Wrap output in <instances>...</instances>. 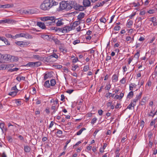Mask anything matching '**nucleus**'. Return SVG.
Here are the masks:
<instances>
[{
    "instance_id": "obj_1",
    "label": "nucleus",
    "mask_w": 157,
    "mask_h": 157,
    "mask_svg": "<svg viewBox=\"0 0 157 157\" xmlns=\"http://www.w3.org/2000/svg\"><path fill=\"white\" fill-rule=\"evenodd\" d=\"M58 4V2L53 0H45L40 6V8L44 11L48 10L52 6Z\"/></svg>"
},
{
    "instance_id": "obj_2",
    "label": "nucleus",
    "mask_w": 157,
    "mask_h": 157,
    "mask_svg": "<svg viewBox=\"0 0 157 157\" xmlns=\"http://www.w3.org/2000/svg\"><path fill=\"white\" fill-rule=\"evenodd\" d=\"M54 19V16H47L41 17L40 20L42 21H44L45 25L48 26L54 25L53 22Z\"/></svg>"
},
{
    "instance_id": "obj_3",
    "label": "nucleus",
    "mask_w": 157,
    "mask_h": 157,
    "mask_svg": "<svg viewBox=\"0 0 157 157\" xmlns=\"http://www.w3.org/2000/svg\"><path fill=\"white\" fill-rule=\"evenodd\" d=\"M2 61H0V63H2L3 62H10V55L5 54L2 55Z\"/></svg>"
},
{
    "instance_id": "obj_4",
    "label": "nucleus",
    "mask_w": 157,
    "mask_h": 157,
    "mask_svg": "<svg viewBox=\"0 0 157 157\" xmlns=\"http://www.w3.org/2000/svg\"><path fill=\"white\" fill-rule=\"evenodd\" d=\"M63 21V20L61 18H56L55 17L53 22H54V24H56L57 26H59L64 24Z\"/></svg>"
},
{
    "instance_id": "obj_5",
    "label": "nucleus",
    "mask_w": 157,
    "mask_h": 157,
    "mask_svg": "<svg viewBox=\"0 0 157 157\" xmlns=\"http://www.w3.org/2000/svg\"><path fill=\"white\" fill-rule=\"evenodd\" d=\"M15 43L21 47H26L30 44L29 41H17Z\"/></svg>"
},
{
    "instance_id": "obj_6",
    "label": "nucleus",
    "mask_w": 157,
    "mask_h": 157,
    "mask_svg": "<svg viewBox=\"0 0 157 157\" xmlns=\"http://www.w3.org/2000/svg\"><path fill=\"white\" fill-rule=\"evenodd\" d=\"M54 58H55L56 59L58 58V56L55 53H54L48 56L46 59V61L47 62H51L52 61V59Z\"/></svg>"
},
{
    "instance_id": "obj_7",
    "label": "nucleus",
    "mask_w": 157,
    "mask_h": 157,
    "mask_svg": "<svg viewBox=\"0 0 157 157\" xmlns=\"http://www.w3.org/2000/svg\"><path fill=\"white\" fill-rule=\"evenodd\" d=\"M73 29V27L66 25L63 27V33H66Z\"/></svg>"
},
{
    "instance_id": "obj_8",
    "label": "nucleus",
    "mask_w": 157,
    "mask_h": 157,
    "mask_svg": "<svg viewBox=\"0 0 157 157\" xmlns=\"http://www.w3.org/2000/svg\"><path fill=\"white\" fill-rule=\"evenodd\" d=\"M51 30H54L55 32H58L63 33V28H58L56 27H52L50 28Z\"/></svg>"
},
{
    "instance_id": "obj_9",
    "label": "nucleus",
    "mask_w": 157,
    "mask_h": 157,
    "mask_svg": "<svg viewBox=\"0 0 157 157\" xmlns=\"http://www.w3.org/2000/svg\"><path fill=\"white\" fill-rule=\"evenodd\" d=\"M82 3L85 8L91 6V2L90 0H83Z\"/></svg>"
},
{
    "instance_id": "obj_10",
    "label": "nucleus",
    "mask_w": 157,
    "mask_h": 157,
    "mask_svg": "<svg viewBox=\"0 0 157 157\" xmlns=\"http://www.w3.org/2000/svg\"><path fill=\"white\" fill-rule=\"evenodd\" d=\"M69 2L72 8H74L75 9L77 4L76 2L75 1H69Z\"/></svg>"
},
{
    "instance_id": "obj_11",
    "label": "nucleus",
    "mask_w": 157,
    "mask_h": 157,
    "mask_svg": "<svg viewBox=\"0 0 157 157\" xmlns=\"http://www.w3.org/2000/svg\"><path fill=\"white\" fill-rule=\"evenodd\" d=\"M66 2L62 1L60 3L59 7L62 10H64L66 9Z\"/></svg>"
},
{
    "instance_id": "obj_12",
    "label": "nucleus",
    "mask_w": 157,
    "mask_h": 157,
    "mask_svg": "<svg viewBox=\"0 0 157 157\" xmlns=\"http://www.w3.org/2000/svg\"><path fill=\"white\" fill-rule=\"evenodd\" d=\"M86 9L84 6H81L80 5L77 4V5L76 6L75 10H78L79 11H82Z\"/></svg>"
},
{
    "instance_id": "obj_13",
    "label": "nucleus",
    "mask_w": 157,
    "mask_h": 157,
    "mask_svg": "<svg viewBox=\"0 0 157 157\" xmlns=\"http://www.w3.org/2000/svg\"><path fill=\"white\" fill-rule=\"evenodd\" d=\"M37 25L38 26L42 28V29H45L46 27L45 22L42 23L41 22H37Z\"/></svg>"
},
{
    "instance_id": "obj_14",
    "label": "nucleus",
    "mask_w": 157,
    "mask_h": 157,
    "mask_svg": "<svg viewBox=\"0 0 157 157\" xmlns=\"http://www.w3.org/2000/svg\"><path fill=\"white\" fill-rule=\"evenodd\" d=\"M126 40L127 41H129V43H132L134 40V36H133L132 37L130 36H127Z\"/></svg>"
},
{
    "instance_id": "obj_15",
    "label": "nucleus",
    "mask_w": 157,
    "mask_h": 157,
    "mask_svg": "<svg viewBox=\"0 0 157 157\" xmlns=\"http://www.w3.org/2000/svg\"><path fill=\"white\" fill-rule=\"evenodd\" d=\"M9 65L6 64H2L0 65V70L8 69L9 67Z\"/></svg>"
},
{
    "instance_id": "obj_16",
    "label": "nucleus",
    "mask_w": 157,
    "mask_h": 157,
    "mask_svg": "<svg viewBox=\"0 0 157 157\" xmlns=\"http://www.w3.org/2000/svg\"><path fill=\"white\" fill-rule=\"evenodd\" d=\"M10 62H16L18 61V59L17 56H11L10 57Z\"/></svg>"
},
{
    "instance_id": "obj_17",
    "label": "nucleus",
    "mask_w": 157,
    "mask_h": 157,
    "mask_svg": "<svg viewBox=\"0 0 157 157\" xmlns=\"http://www.w3.org/2000/svg\"><path fill=\"white\" fill-rule=\"evenodd\" d=\"M112 80L113 82H117L118 80V77L116 74H114L113 76Z\"/></svg>"
},
{
    "instance_id": "obj_18",
    "label": "nucleus",
    "mask_w": 157,
    "mask_h": 157,
    "mask_svg": "<svg viewBox=\"0 0 157 157\" xmlns=\"http://www.w3.org/2000/svg\"><path fill=\"white\" fill-rule=\"evenodd\" d=\"M49 36L50 35H49L44 34L41 35V37L44 40L49 41Z\"/></svg>"
},
{
    "instance_id": "obj_19",
    "label": "nucleus",
    "mask_w": 157,
    "mask_h": 157,
    "mask_svg": "<svg viewBox=\"0 0 157 157\" xmlns=\"http://www.w3.org/2000/svg\"><path fill=\"white\" fill-rule=\"evenodd\" d=\"M5 125L4 123H0V128L1 129L2 132H4V131H6V129L4 127Z\"/></svg>"
},
{
    "instance_id": "obj_20",
    "label": "nucleus",
    "mask_w": 157,
    "mask_h": 157,
    "mask_svg": "<svg viewBox=\"0 0 157 157\" xmlns=\"http://www.w3.org/2000/svg\"><path fill=\"white\" fill-rule=\"evenodd\" d=\"M135 105H133V103H132V101L129 105L127 106L126 109H129L131 110L134 109V106Z\"/></svg>"
},
{
    "instance_id": "obj_21",
    "label": "nucleus",
    "mask_w": 157,
    "mask_h": 157,
    "mask_svg": "<svg viewBox=\"0 0 157 157\" xmlns=\"http://www.w3.org/2000/svg\"><path fill=\"white\" fill-rule=\"evenodd\" d=\"M26 39H32L33 37L32 35H30L28 33H24V37Z\"/></svg>"
},
{
    "instance_id": "obj_22",
    "label": "nucleus",
    "mask_w": 157,
    "mask_h": 157,
    "mask_svg": "<svg viewBox=\"0 0 157 157\" xmlns=\"http://www.w3.org/2000/svg\"><path fill=\"white\" fill-rule=\"evenodd\" d=\"M85 14L83 13H81L78 16V19L81 20L82 18L84 17Z\"/></svg>"
},
{
    "instance_id": "obj_23",
    "label": "nucleus",
    "mask_w": 157,
    "mask_h": 157,
    "mask_svg": "<svg viewBox=\"0 0 157 157\" xmlns=\"http://www.w3.org/2000/svg\"><path fill=\"white\" fill-rule=\"evenodd\" d=\"M59 49L62 52H67V50L65 48H64L63 45V44H61L59 47Z\"/></svg>"
},
{
    "instance_id": "obj_24",
    "label": "nucleus",
    "mask_w": 157,
    "mask_h": 157,
    "mask_svg": "<svg viewBox=\"0 0 157 157\" xmlns=\"http://www.w3.org/2000/svg\"><path fill=\"white\" fill-rule=\"evenodd\" d=\"M25 67H33L34 66V62H29L26 65H25Z\"/></svg>"
},
{
    "instance_id": "obj_25",
    "label": "nucleus",
    "mask_w": 157,
    "mask_h": 157,
    "mask_svg": "<svg viewBox=\"0 0 157 157\" xmlns=\"http://www.w3.org/2000/svg\"><path fill=\"white\" fill-rule=\"evenodd\" d=\"M24 149L25 151L26 152H29L31 150V148L28 146H25Z\"/></svg>"
},
{
    "instance_id": "obj_26",
    "label": "nucleus",
    "mask_w": 157,
    "mask_h": 157,
    "mask_svg": "<svg viewBox=\"0 0 157 157\" xmlns=\"http://www.w3.org/2000/svg\"><path fill=\"white\" fill-rule=\"evenodd\" d=\"M66 4L67 5L66 6V9L67 10H71L72 8L71 6V5L69 4L70 3L69 2V1H66Z\"/></svg>"
},
{
    "instance_id": "obj_27",
    "label": "nucleus",
    "mask_w": 157,
    "mask_h": 157,
    "mask_svg": "<svg viewBox=\"0 0 157 157\" xmlns=\"http://www.w3.org/2000/svg\"><path fill=\"white\" fill-rule=\"evenodd\" d=\"M50 84L49 81L47 80L45 81L44 84V86L47 88H49L50 87Z\"/></svg>"
},
{
    "instance_id": "obj_28",
    "label": "nucleus",
    "mask_w": 157,
    "mask_h": 157,
    "mask_svg": "<svg viewBox=\"0 0 157 157\" xmlns=\"http://www.w3.org/2000/svg\"><path fill=\"white\" fill-rule=\"evenodd\" d=\"M32 58L36 59L39 60H41L42 59V58L39 55H34L33 56Z\"/></svg>"
},
{
    "instance_id": "obj_29",
    "label": "nucleus",
    "mask_w": 157,
    "mask_h": 157,
    "mask_svg": "<svg viewBox=\"0 0 157 157\" xmlns=\"http://www.w3.org/2000/svg\"><path fill=\"white\" fill-rule=\"evenodd\" d=\"M101 5V4L100 2H98L97 3H96V4L93 6V9H97L99 7L102 6Z\"/></svg>"
},
{
    "instance_id": "obj_30",
    "label": "nucleus",
    "mask_w": 157,
    "mask_h": 157,
    "mask_svg": "<svg viewBox=\"0 0 157 157\" xmlns=\"http://www.w3.org/2000/svg\"><path fill=\"white\" fill-rule=\"evenodd\" d=\"M6 23L8 24H10L13 23L14 22V20L9 19H5Z\"/></svg>"
},
{
    "instance_id": "obj_31",
    "label": "nucleus",
    "mask_w": 157,
    "mask_h": 157,
    "mask_svg": "<svg viewBox=\"0 0 157 157\" xmlns=\"http://www.w3.org/2000/svg\"><path fill=\"white\" fill-rule=\"evenodd\" d=\"M6 36L7 38H12L13 39H16V37L15 36H13L10 34H6Z\"/></svg>"
},
{
    "instance_id": "obj_32",
    "label": "nucleus",
    "mask_w": 157,
    "mask_h": 157,
    "mask_svg": "<svg viewBox=\"0 0 157 157\" xmlns=\"http://www.w3.org/2000/svg\"><path fill=\"white\" fill-rule=\"evenodd\" d=\"M3 40H2V41H3L7 45H10V44L9 42L8 41V40L6 39L4 37H3Z\"/></svg>"
},
{
    "instance_id": "obj_33",
    "label": "nucleus",
    "mask_w": 157,
    "mask_h": 157,
    "mask_svg": "<svg viewBox=\"0 0 157 157\" xmlns=\"http://www.w3.org/2000/svg\"><path fill=\"white\" fill-rule=\"evenodd\" d=\"M41 62L40 61L34 62V67H38L41 65Z\"/></svg>"
},
{
    "instance_id": "obj_34",
    "label": "nucleus",
    "mask_w": 157,
    "mask_h": 157,
    "mask_svg": "<svg viewBox=\"0 0 157 157\" xmlns=\"http://www.w3.org/2000/svg\"><path fill=\"white\" fill-rule=\"evenodd\" d=\"M56 84V81L55 79H52L50 80V85L51 86H54Z\"/></svg>"
},
{
    "instance_id": "obj_35",
    "label": "nucleus",
    "mask_w": 157,
    "mask_h": 157,
    "mask_svg": "<svg viewBox=\"0 0 157 157\" xmlns=\"http://www.w3.org/2000/svg\"><path fill=\"white\" fill-rule=\"evenodd\" d=\"M134 95L133 92L132 91H131L129 92L128 94L127 95V98H132Z\"/></svg>"
},
{
    "instance_id": "obj_36",
    "label": "nucleus",
    "mask_w": 157,
    "mask_h": 157,
    "mask_svg": "<svg viewBox=\"0 0 157 157\" xmlns=\"http://www.w3.org/2000/svg\"><path fill=\"white\" fill-rule=\"evenodd\" d=\"M17 91H13L12 92H11L9 93V95H11L13 97L16 95L17 93Z\"/></svg>"
},
{
    "instance_id": "obj_37",
    "label": "nucleus",
    "mask_w": 157,
    "mask_h": 157,
    "mask_svg": "<svg viewBox=\"0 0 157 157\" xmlns=\"http://www.w3.org/2000/svg\"><path fill=\"white\" fill-rule=\"evenodd\" d=\"M142 25V22H138V21L135 24V25L136 27V28H138L141 26Z\"/></svg>"
},
{
    "instance_id": "obj_38",
    "label": "nucleus",
    "mask_w": 157,
    "mask_h": 157,
    "mask_svg": "<svg viewBox=\"0 0 157 157\" xmlns=\"http://www.w3.org/2000/svg\"><path fill=\"white\" fill-rule=\"evenodd\" d=\"M133 23V21L132 20H128L127 21V24L129 26L128 28H130V26L132 25Z\"/></svg>"
},
{
    "instance_id": "obj_39",
    "label": "nucleus",
    "mask_w": 157,
    "mask_h": 157,
    "mask_svg": "<svg viewBox=\"0 0 157 157\" xmlns=\"http://www.w3.org/2000/svg\"><path fill=\"white\" fill-rule=\"evenodd\" d=\"M24 33H21L20 34H16L15 36L16 37V39L18 37H24Z\"/></svg>"
},
{
    "instance_id": "obj_40",
    "label": "nucleus",
    "mask_w": 157,
    "mask_h": 157,
    "mask_svg": "<svg viewBox=\"0 0 157 157\" xmlns=\"http://www.w3.org/2000/svg\"><path fill=\"white\" fill-rule=\"evenodd\" d=\"M86 130V128H81L80 130H79L78 131L76 135H80L82 132V131L84 130Z\"/></svg>"
},
{
    "instance_id": "obj_41",
    "label": "nucleus",
    "mask_w": 157,
    "mask_h": 157,
    "mask_svg": "<svg viewBox=\"0 0 157 157\" xmlns=\"http://www.w3.org/2000/svg\"><path fill=\"white\" fill-rule=\"evenodd\" d=\"M136 85L134 83L131 84L129 85V89L130 90H132L133 88L135 87L136 86Z\"/></svg>"
},
{
    "instance_id": "obj_42",
    "label": "nucleus",
    "mask_w": 157,
    "mask_h": 157,
    "mask_svg": "<svg viewBox=\"0 0 157 157\" xmlns=\"http://www.w3.org/2000/svg\"><path fill=\"white\" fill-rule=\"evenodd\" d=\"M153 133L151 131L149 132L148 133V137L149 138V140H150L152 139V136L153 135Z\"/></svg>"
},
{
    "instance_id": "obj_43",
    "label": "nucleus",
    "mask_w": 157,
    "mask_h": 157,
    "mask_svg": "<svg viewBox=\"0 0 157 157\" xmlns=\"http://www.w3.org/2000/svg\"><path fill=\"white\" fill-rule=\"evenodd\" d=\"M56 130H57V132H56V133L57 134H58L59 135H60V136H61L63 134L62 131L61 130H60L58 129H56Z\"/></svg>"
},
{
    "instance_id": "obj_44",
    "label": "nucleus",
    "mask_w": 157,
    "mask_h": 157,
    "mask_svg": "<svg viewBox=\"0 0 157 157\" xmlns=\"http://www.w3.org/2000/svg\"><path fill=\"white\" fill-rule=\"evenodd\" d=\"M49 41H51L52 40L54 41L55 40L56 38L55 36H52L50 35L49 36Z\"/></svg>"
},
{
    "instance_id": "obj_45",
    "label": "nucleus",
    "mask_w": 157,
    "mask_h": 157,
    "mask_svg": "<svg viewBox=\"0 0 157 157\" xmlns=\"http://www.w3.org/2000/svg\"><path fill=\"white\" fill-rule=\"evenodd\" d=\"M138 98H135L133 100L132 102L133 103V105H136V102L138 101Z\"/></svg>"
},
{
    "instance_id": "obj_46",
    "label": "nucleus",
    "mask_w": 157,
    "mask_h": 157,
    "mask_svg": "<svg viewBox=\"0 0 157 157\" xmlns=\"http://www.w3.org/2000/svg\"><path fill=\"white\" fill-rule=\"evenodd\" d=\"M32 11V10H24V12L25 14H31L33 13Z\"/></svg>"
},
{
    "instance_id": "obj_47",
    "label": "nucleus",
    "mask_w": 157,
    "mask_h": 157,
    "mask_svg": "<svg viewBox=\"0 0 157 157\" xmlns=\"http://www.w3.org/2000/svg\"><path fill=\"white\" fill-rule=\"evenodd\" d=\"M111 87V85L109 84L108 85H106L105 87V90H109L110 89Z\"/></svg>"
},
{
    "instance_id": "obj_48",
    "label": "nucleus",
    "mask_w": 157,
    "mask_h": 157,
    "mask_svg": "<svg viewBox=\"0 0 157 157\" xmlns=\"http://www.w3.org/2000/svg\"><path fill=\"white\" fill-rule=\"evenodd\" d=\"M78 21H75L73 23V24L72 25L71 27H73V29H75V28L76 26L78 24Z\"/></svg>"
},
{
    "instance_id": "obj_49",
    "label": "nucleus",
    "mask_w": 157,
    "mask_h": 157,
    "mask_svg": "<svg viewBox=\"0 0 157 157\" xmlns=\"http://www.w3.org/2000/svg\"><path fill=\"white\" fill-rule=\"evenodd\" d=\"M5 6H6L5 8H7L10 7H12L13 6V4H8L6 5H5Z\"/></svg>"
},
{
    "instance_id": "obj_50",
    "label": "nucleus",
    "mask_w": 157,
    "mask_h": 157,
    "mask_svg": "<svg viewBox=\"0 0 157 157\" xmlns=\"http://www.w3.org/2000/svg\"><path fill=\"white\" fill-rule=\"evenodd\" d=\"M49 77V73H47L45 74L44 76V79L46 80Z\"/></svg>"
},
{
    "instance_id": "obj_51",
    "label": "nucleus",
    "mask_w": 157,
    "mask_h": 157,
    "mask_svg": "<svg viewBox=\"0 0 157 157\" xmlns=\"http://www.w3.org/2000/svg\"><path fill=\"white\" fill-rule=\"evenodd\" d=\"M155 115V113H154L152 111H151L148 114V117H153Z\"/></svg>"
},
{
    "instance_id": "obj_52",
    "label": "nucleus",
    "mask_w": 157,
    "mask_h": 157,
    "mask_svg": "<svg viewBox=\"0 0 157 157\" xmlns=\"http://www.w3.org/2000/svg\"><path fill=\"white\" fill-rule=\"evenodd\" d=\"M121 27L119 26L116 25L114 28V29L116 31H118L120 30Z\"/></svg>"
},
{
    "instance_id": "obj_53",
    "label": "nucleus",
    "mask_w": 157,
    "mask_h": 157,
    "mask_svg": "<svg viewBox=\"0 0 157 157\" xmlns=\"http://www.w3.org/2000/svg\"><path fill=\"white\" fill-rule=\"evenodd\" d=\"M19 69L18 68L15 67L13 69H10L9 71H10L12 72L14 71H17Z\"/></svg>"
},
{
    "instance_id": "obj_54",
    "label": "nucleus",
    "mask_w": 157,
    "mask_h": 157,
    "mask_svg": "<svg viewBox=\"0 0 157 157\" xmlns=\"http://www.w3.org/2000/svg\"><path fill=\"white\" fill-rule=\"evenodd\" d=\"M15 103L18 106L20 105L21 104V101L18 100H16Z\"/></svg>"
},
{
    "instance_id": "obj_55",
    "label": "nucleus",
    "mask_w": 157,
    "mask_h": 157,
    "mask_svg": "<svg viewBox=\"0 0 157 157\" xmlns=\"http://www.w3.org/2000/svg\"><path fill=\"white\" fill-rule=\"evenodd\" d=\"M144 122L143 121H141L140 127H141V129H142L144 126Z\"/></svg>"
},
{
    "instance_id": "obj_56",
    "label": "nucleus",
    "mask_w": 157,
    "mask_h": 157,
    "mask_svg": "<svg viewBox=\"0 0 157 157\" xmlns=\"http://www.w3.org/2000/svg\"><path fill=\"white\" fill-rule=\"evenodd\" d=\"M89 68V65H86L83 68V71H88Z\"/></svg>"
},
{
    "instance_id": "obj_57",
    "label": "nucleus",
    "mask_w": 157,
    "mask_h": 157,
    "mask_svg": "<svg viewBox=\"0 0 157 157\" xmlns=\"http://www.w3.org/2000/svg\"><path fill=\"white\" fill-rule=\"evenodd\" d=\"M80 42V40H74L73 42V44H74V45H75L77 44H78Z\"/></svg>"
},
{
    "instance_id": "obj_58",
    "label": "nucleus",
    "mask_w": 157,
    "mask_h": 157,
    "mask_svg": "<svg viewBox=\"0 0 157 157\" xmlns=\"http://www.w3.org/2000/svg\"><path fill=\"white\" fill-rule=\"evenodd\" d=\"M120 82L122 84H124L126 82L125 78H123L120 81Z\"/></svg>"
},
{
    "instance_id": "obj_59",
    "label": "nucleus",
    "mask_w": 157,
    "mask_h": 157,
    "mask_svg": "<svg viewBox=\"0 0 157 157\" xmlns=\"http://www.w3.org/2000/svg\"><path fill=\"white\" fill-rule=\"evenodd\" d=\"M100 20L101 22H103V23H105L106 22V19L104 18V17H101L100 19Z\"/></svg>"
},
{
    "instance_id": "obj_60",
    "label": "nucleus",
    "mask_w": 157,
    "mask_h": 157,
    "mask_svg": "<svg viewBox=\"0 0 157 157\" xmlns=\"http://www.w3.org/2000/svg\"><path fill=\"white\" fill-rule=\"evenodd\" d=\"M97 120V118L96 117H94L92 119L91 121V123L93 124H94L96 122Z\"/></svg>"
},
{
    "instance_id": "obj_61",
    "label": "nucleus",
    "mask_w": 157,
    "mask_h": 157,
    "mask_svg": "<svg viewBox=\"0 0 157 157\" xmlns=\"http://www.w3.org/2000/svg\"><path fill=\"white\" fill-rule=\"evenodd\" d=\"M78 61V59L77 57L75 58L74 59H72V63H75L77 62Z\"/></svg>"
},
{
    "instance_id": "obj_62",
    "label": "nucleus",
    "mask_w": 157,
    "mask_h": 157,
    "mask_svg": "<svg viewBox=\"0 0 157 157\" xmlns=\"http://www.w3.org/2000/svg\"><path fill=\"white\" fill-rule=\"evenodd\" d=\"M156 119H155L154 120H153V121H151V122L150 123V126H152L153 125H155V121L156 120Z\"/></svg>"
},
{
    "instance_id": "obj_63",
    "label": "nucleus",
    "mask_w": 157,
    "mask_h": 157,
    "mask_svg": "<svg viewBox=\"0 0 157 157\" xmlns=\"http://www.w3.org/2000/svg\"><path fill=\"white\" fill-rule=\"evenodd\" d=\"M140 52H137L134 55V57L136 58H138L140 56Z\"/></svg>"
},
{
    "instance_id": "obj_64",
    "label": "nucleus",
    "mask_w": 157,
    "mask_h": 157,
    "mask_svg": "<svg viewBox=\"0 0 157 157\" xmlns=\"http://www.w3.org/2000/svg\"><path fill=\"white\" fill-rule=\"evenodd\" d=\"M142 94V93L141 92L138 95H136V98H138V100H139L141 98Z\"/></svg>"
}]
</instances>
